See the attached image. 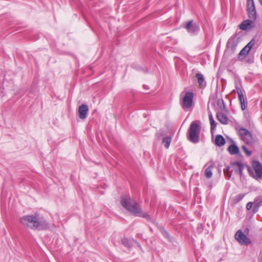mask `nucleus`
I'll return each instance as SVG.
<instances>
[{"instance_id":"obj_25","label":"nucleus","mask_w":262,"mask_h":262,"mask_svg":"<svg viewBox=\"0 0 262 262\" xmlns=\"http://www.w3.org/2000/svg\"><path fill=\"white\" fill-rule=\"evenodd\" d=\"M245 195V194H243V193H241V194H237L234 198V202H235V203L239 202L244 198Z\"/></svg>"},{"instance_id":"obj_27","label":"nucleus","mask_w":262,"mask_h":262,"mask_svg":"<svg viewBox=\"0 0 262 262\" xmlns=\"http://www.w3.org/2000/svg\"><path fill=\"white\" fill-rule=\"evenodd\" d=\"M122 244L126 247H129L131 245L130 242L126 238L122 239Z\"/></svg>"},{"instance_id":"obj_31","label":"nucleus","mask_w":262,"mask_h":262,"mask_svg":"<svg viewBox=\"0 0 262 262\" xmlns=\"http://www.w3.org/2000/svg\"><path fill=\"white\" fill-rule=\"evenodd\" d=\"M259 208V207L256 204H254V206L253 207V212L254 213H256L258 211Z\"/></svg>"},{"instance_id":"obj_33","label":"nucleus","mask_w":262,"mask_h":262,"mask_svg":"<svg viewBox=\"0 0 262 262\" xmlns=\"http://www.w3.org/2000/svg\"><path fill=\"white\" fill-rule=\"evenodd\" d=\"M162 233L163 234V236H164L165 237H169L168 233L166 231H165L163 229L162 230Z\"/></svg>"},{"instance_id":"obj_3","label":"nucleus","mask_w":262,"mask_h":262,"mask_svg":"<svg viewBox=\"0 0 262 262\" xmlns=\"http://www.w3.org/2000/svg\"><path fill=\"white\" fill-rule=\"evenodd\" d=\"M200 125L196 122L191 123L187 134L188 139L193 143H196L200 140Z\"/></svg>"},{"instance_id":"obj_16","label":"nucleus","mask_w":262,"mask_h":262,"mask_svg":"<svg viewBox=\"0 0 262 262\" xmlns=\"http://www.w3.org/2000/svg\"><path fill=\"white\" fill-rule=\"evenodd\" d=\"M215 144L217 146H222L225 144V140L221 135H217L215 139Z\"/></svg>"},{"instance_id":"obj_5","label":"nucleus","mask_w":262,"mask_h":262,"mask_svg":"<svg viewBox=\"0 0 262 262\" xmlns=\"http://www.w3.org/2000/svg\"><path fill=\"white\" fill-rule=\"evenodd\" d=\"M238 134L241 140L246 144H250L253 142L252 134L245 128H241L238 130Z\"/></svg>"},{"instance_id":"obj_26","label":"nucleus","mask_w":262,"mask_h":262,"mask_svg":"<svg viewBox=\"0 0 262 262\" xmlns=\"http://www.w3.org/2000/svg\"><path fill=\"white\" fill-rule=\"evenodd\" d=\"M249 51L245 47L239 52V55L245 57L248 54Z\"/></svg>"},{"instance_id":"obj_24","label":"nucleus","mask_w":262,"mask_h":262,"mask_svg":"<svg viewBox=\"0 0 262 262\" xmlns=\"http://www.w3.org/2000/svg\"><path fill=\"white\" fill-rule=\"evenodd\" d=\"M253 204H256L259 207L262 206V196H258L255 198Z\"/></svg>"},{"instance_id":"obj_9","label":"nucleus","mask_w":262,"mask_h":262,"mask_svg":"<svg viewBox=\"0 0 262 262\" xmlns=\"http://www.w3.org/2000/svg\"><path fill=\"white\" fill-rule=\"evenodd\" d=\"M252 167L255 171V175L253 178L256 179L261 178L262 176V165L258 161H254L252 163Z\"/></svg>"},{"instance_id":"obj_32","label":"nucleus","mask_w":262,"mask_h":262,"mask_svg":"<svg viewBox=\"0 0 262 262\" xmlns=\"http://www.w3.org/2000/svg\"><path fill=\"white\" fill-rule=\"evenodd\" d=\"M253 205L252 202H248L246 205V208L247 210H250L252 208Z\"/></svg>"},{"instance_id":"obj_10","label":"nucleus","mask_w":262,"mask_h":262,"mask_svg":"<svg viewBox=\"0 0 262 262\" xmlns=\"http://www.w3.org/2000/svg\"><path fill=\"white\" fill-rule=\"evenodd\" d=\"M238 43V37L237 34L232 35L228 40L227 46L228 48L234 51Z\"/></svg>"},{"instance_id":"obj_4","label":"nucleus","mask_w":262,"mask_h":262,"mask_svg":"<svg viewBox=\"0 0 262 262\" xmlns=\"http://www.w3.org/2000/svg\"><path fill=\"white\" fill-rule=\"evenodd\" d=\"M193 93L187 92L185 93L180 101L181 105L184 111H187L191 107L193 104Z\"/></svg>"},{"instance_id":"obj_6","label":"nucleus","mask_w":262,"mask_h":262,"mask_svg":"<svg viewBox=\"0 0 262 262\" xmlns=\"http://www.w3.org/2000/svg\"><path fill=\"white\" fill-rule=\"evenodd\" d=\"M235 238L242 245H248L251 244L250 239L240 230L236 232Z\"/></svg>"},{"instance_id":"obj_12","label":"nucleus","mask_w":262,"mask_h":262,"mask_svg":"<svg viewBox=\"0 0 262 262\" xmlns=\"http://www.w3.org/2000/svg\"><path fill=\"white\" fill-rule=\"evenodd\" d=\"M231 166L233 169L232 170L235 173L239 174L240 176L242 175L244 169V165L242 163L239 162H234L231 164Z\"/></svg>"},{"instance_id":"obj_11","label":"nucleus","mask_w":262,"mask_h":262,"mask_svg":"<svg viewBox=\"0 0 262 262\" xmlns=\"http://www.w3.org/2000/svg\"><path fill=\"white\" fill-rule=\"evenodd\" d=\"M89 107L86 104H83L80 105L78 108V116L81 119H84L86 118Z\"/></svg>"},{"instance_id":"obj_1","label":"nucleus","mask_w":262,"mask_h":262,"mask_svg":"<svg viewBox=\"0 0 262 262\" xmlns=\"http://www.w3.org/2000/svg\"><path fill=\"white\" fill-rule=\"evenodd\" d=\"M20 222L24 226L33 230H43L49 227L47 221L40 220L37 216L34 215H25L20 218Z\"/></svg>"},{"instance_id":"obj_8","label":"nucleus","mask_w":262,"mask_h":262,"mask_svg":"<svg viewBox=\"0 0 262 262\" xmlns=\"http://www.w3.org/2000/svg\"><path fill=\"white\" fill-rule=\"evenodd\" d=\"M185 28L189 33L193 34L198 33L200 30L199 25L197 23H193V20L188 21L186 25Z\"/></svg>"},{"instance_id":"obj_2","label":"nucleus","mask_w":262,"mask_h":262,"mask_svg":"<svg viewBox=\"0 0 262 262\" xmlns=\"http://www.w3.org/2000/svg\"><path fill=\"white\" fill-rule=\"evenodd\" d=\"M121 204L129 212L134 214H138L140 212V207L138 203L129 195H123L121 198Z\"/></svg>"},{"instance_id":"obj_20","label":"nucleus","mask_w":262,"mask_h":262,"mask_svg":"<svg viewBox=\"0 0 262 262\" xmlns=\"http://www.w3.org/2000/svg\"><path fill=\"white\" fill-rule=\"evenodd\" d=\"M171 141V138L169 137H164L163 139L162 143L164 144L166 148H168Z\"/></svg>"},{"instance_id":"obj_30","label":"nucleus","mask_w":262,"mask_h":262,"mask_svg":"<svg viewBox=\"0 0 262 262\" xmlns=\"http://www.w3.org/2000/svg\"><path fill=\"white\" fill-rule=\"evenodd\" d=\"M254 45V41L253 39L251 40L246 46V48H247L249 51L252 47Z\"/></svg>"},{"instance_id":"obj_28","label":"nucleus","mask_w":262,"mask_h":262,"mask_svg":"<svg viewBox=\"0 0 262 262\" xmlns=\"http://www.w3.org/2000/svg\"><path fill=\"white\" fill-rule=\"evenodd\" d=\"M230 169V167L229 166H227L224 169L223 171L225 174L230 178L231 177V174L230 173L229 170Z\"/></svg>"},{"instance_id":"obj_14","label":"nucleus","mask_w":262,"mask_h":262,"mask_svg":"<svg viewBox=\"0 0 262 262\" xmlns=\"http://www.w3.org/2000/svg\"><path fill=\"white\" fill-rule=\"evenodd\" d=\"M217 120L223 124H227L228 123V118L226 115L222 113H219L216 114Z\"/></svg>"},{"instance_id":"obj_13","label":"nucleus","mask_w":262,"mask_h":262,"mask_svg":"<svg viewBox=\"0 0 262 262\" xmlns=\"http://www.w3.org/2000/svg\"><path fill=\"white\" fill-rule=\"evenodd\" d=\"M254 20L251 19H247L244 20L239 26V28L242 30H246L251 26V24L253 23Z\"/></svg>"},{"instance_id":"obj_23","label":"nucleus","mask_w":262,"mask_h":262,"mask_svg":"<svg viewBox=\"0 0 262 262\" xmlns=\"http://www.w3.org/2000/svg\"><path fill=\"white\" fill-rule=\"evenodd\" d=\"M135 215L136 216H140V217H144L146 219H147V220H151V219L150 216V215L147 213H142V209L140 208V213H139L138 214H135Z\"/></svg>"},{"instance_id":"obj_22","label":"nucleus","mask_w":262,"mask_h":262,"mask_svg":"<svg viewBox=\"0 0 262 262\" xmlns=\"http://www.w3.org/2000/svg\"><path fill=\"white\" fill-rule=\"evenodd\" d=\"M209 119L211 125V130H214L216 127V122L214 120L213 116L211 114L209 115Z\"/></svg>"},{"instance_id":"obj_29","label":"nucleus","mask_w":262,"mask_h":262,"mask_svg":"<svg viewBox=\"0 0 262 262\" xmlns=\"http://www.w3.org/2000/svg\"><path fill=\"white\" fill-rule=\"evenodd\" d=\"M242 149L243 150V151L245 152V153L246 154L247 156L249 157L251 155V151L249 150L246 147V146L243 145L242 146Z\"/></svg>"},{"instance_id":"obj_21","label":"nucleus","mask_w":262,"mask_h":262,"mask_svg":"<svg viewBox=\"0 0 262 262\" xmlns=\"http://www.w3.org/2000/svg\"><path fill=\"white\" fill-rule=\"evenodd\" d=\"M255 9L253 0H247V11Z\"/></svg>"},{"instance_id":"obj_7","label":"nucleus","mask_w":262,"mask_h":262,"mask_svg":"<svg viewBox=\"0 0 262 262\" xmlns=\"http://www.w3.org/2000/svg\"><path fill=\"white\" fill-rule=\"evenodd\" d=\"M238 94V98L242 111L245 110L247 106V100L243 91L237 86H235Z\"/></svg>"},{"instance_id":"obj_19","label":"nucleus","mask_w":262,"mask_h":262,"mask_svg":"<svg viewBox=\"0 0 262 262\" xmlns=\"http://www.w3.org/2000/svg\"><path fill=\"white\" fill-rule=\"evenodd\" d=\"M213 168V166L211 165L206 168L205 171V176L207 179H210L212 177V169Z\"/></svg>"},{"instance_id":"obj_17","label":"nucleus","mask_w":262,"mask_h":262,"mask_svg":"<svg viewBox=\"0 0 262 262\" xmlns=\"http://www.w3.org/2000/svg\"><path fill=\"white\" fill-rule=\"evenodd\" d=\"M228 150L231 155H236L239 153V148L235 144H232L228 148Z\"/></svg>"},{"instance_id":"obj_15","label":"nucleus","mask_w":262,"mask_h":262,"mask_svg":"<svg viewBox=\"0 0 262 262\" xmlns=\"http://www.w3.org/2000/svg\"><path fill=\"white\" fill-rule=\"evenodd\" d=\"M198 79L199 85L200 88H202L206 86V82L203 75L201 73H197L195 75Z\"/></svg>"},{"instance_id":"obj_18","label":"nucleus","mask_w":262,"mask_h":262,"mask_svg":"<svg viewBox=\"0 0 262 262\" xmlns=\"http://www.w3.org/2000/svg\"><path fill=\"white\" fill-rule=\"evenodd\" d=\"M248 13V17L252 20H255L257 17L256 9H254L247 11Z\"/></svg>"}]
</instances>
